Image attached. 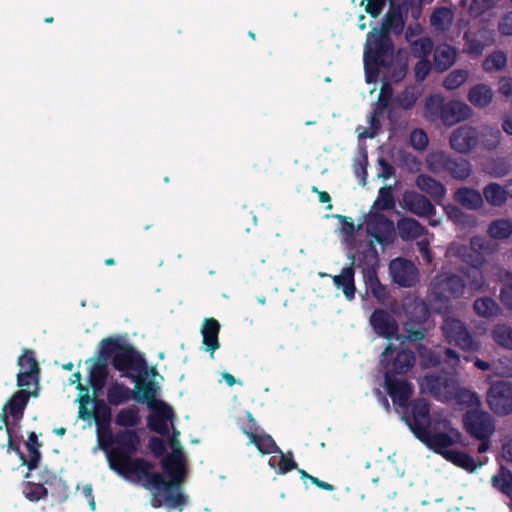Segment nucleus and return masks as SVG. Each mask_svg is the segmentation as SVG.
<instances>
[{"instance_id": "1", "label": "nucleus", "mask_w": 512, "mask_h": 512, "mask_svg": "<svg viewBox=\"0 0 512 512\" xmlns=\"http://www.w3.org/2000/svg\"><path fill=\"white\" fill-rule=\"evenodd\" d=\"M139 445L140 437L136 430L117 431L114 446L107 455L110 468L125 478L135 476L144 488L162 484L161 473L154 471L153 463L144 458H132Z\"/></svg>"}, {"instance_id": "2", "label": "nucleus", "mask_w": 512, "mask_h": 512, "mask_svg": "<svg viewBox=\"0 0 512 512\" xmlns=\"http://www.w3.org/2000/svg\"><path fill=\"white\" fill-rule=\"evenodd\" d=\"M406 424L414 436L433 452L447 459V448L455 444L453 437L446 432L430 431V404L425 398H415L412 413L406 416Z\"/></svg>"}, {"instance_id": "3", "label": "nucleus", "mask_w": 512, "mask_h": 512, "mask_svg": "<svg viewBox=\"0 0 512 512\" xmlns=\"http://www.w3.org/2000/svg\"><path fill=\"white\" fill-rule=\"evenodd\" d=\"M164 472L170 477L165 480L163 474L162 484L149 486L146 488L152 492L151 505L154 508H160L164 505L171 509H183L187 503V496L181 492V479L183 476V467L180 459L168 456L161 462Z\"/></svg>"}, {"instance_id": "4", "label": "nucleus", "mask_w": 512, "mask_h": 512, "mask_svg": "<svg viewBox=\"0 0 512 512\" xmlns=\"http://www.w3.org/2000/svg\"><path fill=\"white\" fill-rule=\"evenodd\" d=\"M394 43L390 35L373 28L366 38L364 69L367 83L377 80L380 70H389L394 64Z\"/></svg>"}, {"instance_id": "5", "label": "nucleus", "mask_w": 512, "mask_h": 512, "mask_svg": "<svg viewBox=\"0 0 512 512\" xmlns=\"http://www.w3.org/2000/svg\"><path fill=\"white\" fill-rule=\"evenodd\" d=\"M441 332L444 340L464 352L475 353L480 351L481 342L460 319L447 316L443 319Z\"/></svg>"}, {"instance_id": "6", "label": "nucleus", "mask_w": 512, "mask_h": 512, "mask_svg": "<svg viewBox=\"0 0 512 512\" xmlns=\"http://www.w3.org/2000/svg\"><path fill=\"white\" fill-rule=\"evenodd\" d=\"M426 163L432 173H446L460 181H465L472 172L471 163L467 159L454 157L443 151L430 153L426 158Z\"/></svg>"}, {"instance_id": "7", "label": "nucleus", "mask_w": 512, "mask_h": 512, "mask_svg": "<svg viewBox=\"0 0 512 512\" xmlns=\"http://www.w3.org/2000/svg\"><path fill=\"white\" fill-rule=\"evenodd\" d=\"M384 388L391 397L397 411L402 414V420L406 423V416L412 413L415 399L410 400L413 394L412 384L405 378L384 375Z\"/></svg>"}, {"instance_id": "8", "label": "nucleus", "mask_w": 512, "mask_h": 512, "mask_svg": "<svg viewBox=\"0 0 512 512\" xmlns=\"http://www.w3.org/2000/svg\"><path fill=\"white\" fill-rule=\"evenodd\" d=\"M115 370L124 376L134 378L136 375H147L145 358L130 344H124L111 360Z\"/></svg>"}, {"instance_id": "9", "label": "nucleus", "mask_w": 512, "mask_h": 512, "mask_svg": "<svg viewBox=\"0 0 512 512\" xmlns=\"http://www.w3.org/2000/svg\"><path fill=\"white\" fill-rule=\"evenodd\" d=\"M463 428L475 440L491 439L495 432L492 416L481 409H469L462 417Z\"/></svg>"}, {"instance_id": "10", "label": "nucleus", "mask_w": 512, "mask_h": 512, "mask_svg": "<svg viewBox=\"0 0 512 512\" xmlns=\"http://www.w3.org/2000/svg\"><path fill=\"white\" fill-rule=\"evenodd\" d=\"M394 350L395 349L392 344H388L382 352L383 359L381 360V363L384 368V375L402 377L414 367L416 357L413 351L400 348L390 361L385 362V358L392 355Z\"/></svg>"}, {"instance_id": "11", "label": "nucleus", "mask_w": 512, "mask_h": 512, "mask_svg": "<svg viewBox=\"0 0 512 512\" xmlns=\"http://www.w3.org/2000/svg\"><path fill=\"white\" fill-rule=\"evenodd\" d=\"M487 403L494 414L506 416L512 413V383L496 381L487 392Z\"/></svg>"}, {"instance_id": "12", "label": "nucleus", "mask_w": 512, "mask_h": 512, "mask_svg": "<svg viewBox=\"0 0 512 512\" xmlns=\"http://www.w3.org/2000/svg\"><path fill=\"white\" fill-rule=\"evenodd\" d=\"M30 396H37V392H29L21 389L16 391L11 398L5 404L2 413L0 414L2 422L6 426L7 433H10L12 428L9 423V416L15 421H19L23 418L24 410L29 402Z\"/></svg>"}, {"instance_id": "13", "label": "nucleus", "mask_w": 512, "mask_h": 512, "mask_svg": "<svg viewBox=\"0 0 512 512\" xmlns=\"http://www.w3.org/2000/svg\"><path fill=\"white\" fill-rule=\"evenodd\" d=\"M392 281L400 287H412L417 281V268L411 260L403 257L392 259L389 263Z\"/></svg>"}, {"instance_id": "14", "label": "nucleus", "mask_w": 512, "mask_h": 512, "mask_svg": "<svg viewBox=\"0 0 512 512\" xmlns=\"http://www.w3.org/2000/svg\"><path fill=\"white\" fill-rule=\"evenodd\" d=\"M415 314H407L408 321L404 324L405 338L411 342H418L424 339L426 329L424 324L429 317V310L423 303L414 306Z\"/></svg>"}, {"instance_id": "15", "label": "nucleus", "mask_w": 512, "mask_h": 512, "mask_svg": "<svg viewBox=\"0 0 512 512\" xmlns=\"http://www.w3.org/2000/svg\"><path fill=\"white\" fill-rule=\"evenodd\" d=\"M393 222L384 214L375 212L366 221V232L379 244L387 245L393 241Z\"/></svg>"}, {"instance_id": "16", "label": "nucleus", "mask_w": 512, "mask_h": 512, "mask_svg": "<svg viewBox=\"0 0 512 512\" xmlns=\"http://www.w3.org/2000/svg\"><path fill=\"white\" fill-rule=\"evenodd\" d=\"M480 142V135L475 127L462 125L455 129L449 138L450 146L453 150L461 154H467Z\"/></svg>"}, {"instance_id": "17", "label": "nucleus", "mask_w": 512, "mask_h": 512, "mask_svg": "<svg viewBox=\"0 0 512 512\" xmlns=\"http://www.w3.org/2000/svg\"><path fill=\"white\" fill-rule=\"evenodd\" d=\"M349 259L354 262V267L361 268L363 276L371 270L377 271L379 266L378 252L372 241L361 242Z\"/></svg>"}, {"instance_id": "18", "label": "nucleus", "mask_w": 512, "mask_h": 512, "mask_svg": "<svg viewBox=\"0 0 512 512\" xmlns=\"http://www.w3.org/2000/svg\"><path fill=\"white\" fill-rule=\"evenodd\" d=\"M374 332L387 340L398 338V324L395 318L384 309H375L370 316Z\"/></svg>"}, {"instance_id": "19", "label": "nucleus", "mask_w": 512, "mask_h": 512, "mask_svg": "<svg viewBox=\"0 0 512 512\" xmlns=\"http://www.w3.org/2000/svg\"><path fill=\"white\" fill-rule=\"evenodd\" d=\"M466 283L463 277L447 273L441 275L435 285L436 293L441 299H457L463 296L465 292Z\"/></svg>"}, {"instance_id": "20", "label": "nucleus", "mask_w": 512, "mask_h": 512, "mask_svg": "<svg viewBox=\"0 0 512 512\" xmlns=\"http://www.w3.org/2000/svg\"><path fill=\"white\" fill-rule=\"evenodd\" d=\"M154 412L147 418L149 429L162 436L169 434L168 422L174 418L172 408L163 401L157 402V406L153 408Z\"/></svg>"}, {"instance_id": "21", "label": "nucleus", "mask_w": 512, "mask_h": 512, "mask_svg": "<svg viewBox=\"0 0 512 512\" xmlns=\"http://www.w3.org/2000/svg\"><path fill=\"white\" fill-rule=\"evenodd\" d=\"M451 383L452 380L446 374L427 373L421 385L435 399H441L442 397L448 398L451 394Z\"/></svg>"}, {"instance_id": "22", "label": "nucleus", "mask_w": 512, "mask_h": 512, "mask_svg": "<svg viewBox=\"0 0 512 512\" xmlns=\"http://www.w3.org/2000/svg\"><path fill=\"white\" fill-rule=\"evenodd\" d=\"M403 201L407 210L419 217L430 218L435 215L434 205L423 194L415 191L406 192Z\"/></svg>"}, {"instance_id": "23", "label": "nucleus", "mask_w": 512, "mask_h": 512, "mask_svg": "<svg viewBox=\"0 0 512 512\" xmlns=\"http://www.w3.org/2000/svg\"><path fill=\"white\" fill-rule=\"evenodd\" d=\"M470 107L460 101H445L442 111L441 122L446 126L455 125L470 117Z\"/></svg>"}, {"instance_id": "24", "label": "nucleus", "mask_w": 512, "mask_h": 512, "mask_svg": "<svg viewBox=\"0 0 512 512\" xmlns=\"http://www.w3.org/2000/svg\"><path fill=\"white\" fill-rule=\"evenodd\" d=\"M355 267L354 262L349 266L342 268L340 274L332 276L333 284L336 289H341L345 298L351 301L355 298Z\"/></svg>"}, {"instance_id": "25", "label": "nucleus", "mask_w": 512, "mask_h": 512, "mask_svg": "<svg viewBox=\"0 0 512 512\" xmlns=\"http://www.w3.org/2000/svg\"><path fill=\"white\" fill-rule=\"evenodd\" d=\"M220 323L215 318H205L201 327L202 344L205 351L210 352L213 358L214 352L220 347L219 332Z\"/></svg>"}, {"instance_id": "26", "label": "nucleus", "mask_w": 512, "mask_h": 512, "mask_svg": "<svg viewBox=\"0 0 512 512\" xmlns=\"http://www.w3.org/2000/svg\"><path fill=\"white\" fill-rule=\"evenodd\" d=\"M405 23L406 19L403 12V7L400 5H391L390 9L385 15L382 27L381 29H378V31L385 32L387 35H389L390 32L394 33L395 35H400L405 28Z\"/></svg>"}, {"instance_id": "27", "label": "nucleus", "mask_w": 512, "mask_h": 512, "mask_svg": "<svg viewBox=\"0 0 512 512\" xmlns=\"http://www.w3.org/2000/svg\"><path fill=\"white\" fill-rule=\"evenodd\" d=\"M453 199L468 210H478L483 206L482 194L470 187L457 188L453 193Z\"/></svg>"}, {"instance_id": "28", "label": "nucleus", "mask_w": 512, "mask_h": 512, "mask_svg": "<svg viewBox=\"0 0 512 512\" xmlns=\"http://www.w3.org/2000/svg\"><path fill=\"white\" fill-rule=\"evenodd\" d=\"M143 376L136 375L133 381L136 383V391H133V399L138 403H148L149 407L154 408L157 385L154 381H145Z\"/></svg>"}, {"instance_id": "29", "label": "nucleus", "mask_w": 512, "mask_h": 512, "mask_svg": "<svg viewBox=\"0 0 512 512\" xmlns=\"http://www.w3.org/2000/svg\"><path fill=\"white\" fill-rule=\"evenodd\" d=\"M415 184L422 192L428 194L438 204L445 196V186L440 181L435 180L429 175H418L416 177Z\"/></svg>"}, {"instance_id": "30", "label": "nucleus", "mask_w": 512, "mask_h": 512, "mask_svg": "<svg viewBox=\"0 0 512 512\" xmlns=\"http://www.w3.org/2000/svg\"><path fill=\"white\" fill-rule=\"evenodd\" d=\"M90 361H93V364L88 373L89 384L93 392L98 393L106 384L109 374L108 363L93 358Z\"/></svg>"}, {"instance_id": "31", "label": "nucleus", "mask_w": 512, "mask_h": 512, "mask_svg": "<svg viewBox=\"0 0 512 512\" xmlns=\"http://www.w3.org/2000/svg\"><path fill=\"white\" fill-rule=\"evenodd\" d=\"M399 236L404 241L415 240L422 237L427 231L417 220L402 218L397 222Z\"/></svg>"}, {"instance_id": "32", "label": "nucleus", "mask_w": 512, "mask_h": 512, "mask_svg": "<svg viewBox=\"0 0 512 512\" xmlns=\"http://www.w3.org/2000/svg\"><path fill=\"white\" fill-rule=\"evenodd\" d=\"M366 290L380 303H385L389 297L387 287L381 283L377 271L371 270L363 276Z\"/></svg>"}, {"instance_id": "33", "label": "nucleus", "mask_w": 512, "mask_h": 512, "mask_svg": "<svg viewBox=\"0 0 512 512\" xmlns=\"http://www.w3.org/2000/svg\"><path fill=\"white\" fill-rule=\"evenodd\" d=\"M107 404L119 406L133 399V390L117 381L111 383L107 389Z\"/></svg>"}, {"instance_id": "34", "label": "nucleus", "mask_w": 512, "mask_h": 512, "mask_svg": "<svg viewBox=\"0 0 512 512\" xmlns=\"http://www.w3.org/2000/svg\"><path fill=\"white\" fill-rule=\"evenodd\" d=\"M433 60L435 69L444 72L455 63L456 51L448 44L438 46L434 51Z\"/></svg>"}, {"instance_id": "35", "label": "nucleus", "mask_w": 512, "mask_h": 512, "mask_svg": "<svg viewBox=\"0 0 512 512\" xmlns=\"http://www.w3.org/2000/svg\"><path fill=\"white\" fill-rule=\"evenodd\" d=\"M493 99V92L486 84H477L470 88L468 92L469 102L478 108L487 107Z\"/></svg>"}, {"instance_id": "36", "label": "nucleus", "mask_w": 512, "mask_h": 512, "mask_svg": "<svg viewBox=\"0 0 512 512\" xmlns=\"http://www.w3.org/2000/svg\"><path fill=\"white\" fill-rule=\"evenodd\" d=\"M482 196L489 205L501 207L507 201L508 192L506 188L502 187L500 184L491 182L483 188Z\"/></svg>"}, {"instance_id": "37", "label": "nucleus", "mask_w": 512, "mask_h": 512, "mask_svg": "<svg viewBox=\"0 0 512 512\" xmlns=\"http://www.w3.org/2000/svg\"><path fill=\"white\" fill-rule=\"evenodd\" d=\"M94 408L91 411V418L94 419L97 428L110 427L112 421V411L103 399H94Z\"/></svg>"}, {"instance_id": "38", "label": "nucleus", "mask_w": 512, "mask_h": 512, "mask_svg": "<svg viewBox=\"0 0 512 512\" xmlns=\"http://www.w3.org/2000/svg\"><path fill=\"white\" fill-rule=\"evenodd\" d=\"M492 487L502 494L512 497V472L501 465L498 473L491 478Z\"/></svg>"}, {"instance_id": "39", "label": "nucleus", "mask_w": 512, "mask_h": 512, "mask_svg": "<svg viewBox=\"0 0 512 512\" xmlns=\"http://www.w3.org/2000/svg\"><path fill=\"white\" fill-rule=\"evenodd\" d=\"M447 460L470 473L483 465L482 462H476L473 456L463 451H450L447 453Z\"/></svg>"}, {"instance_id": "40", "label": "nucleus", "mask_w": 512, "mask_h": 512, "mask_svg": "<svg viewBox=\"0 0 512 512\" xmlns=\"http://www.w3.org/2000/svg\"><path fill=\"white\" fill-rule=\"evenodd\" d=\"M473 309L482 318L497 316L500 311L498 303L488 296L477 298L473 303Z\"/></svg>"}, {"instance_id": "41", "label": "nucleus", "mask_w": 512, "mask_h": 512, "mask_svg": "<svg viewBox=\"0 0 512 512\" xmlns=\"http://www.w3.org/2000/svg\"><path fill=\"white\" fill-rule=\"evenodd\" d=\"M445 99L440 94H432L425 101V117L430 121L441 120Z\"/></svg>"}, {"instance_id": "42", "label": "nucleus", "mask_w": 512, "mask_h": 512, "mask_svg": "<svg viewBox=\"0 0 512 512\" xmlns=\"http://www.w3.org/2000/svg\"><path fill=\"white\" fill-rule=\"evenodd\" d=\"M487 233L493 239H507L512 234V221L503 218L493 220L488 226Z\"/></svg>"}, {"instance_id": "43", "label": "nucleus", "mask_w": 512, "mask_h": 512, "mask_svg": "<svg viewBox=\"0 0 512 512\" xmlns=\"http://www.w3.org/2000/svg\"><path fill=\"white\" fill-rule=\"evenodd\" d=\"M40 446L41 443L38 441L37 434L34 431L30 432L26 442L29 459L25 461V465L30 471L35 470L39 465L41 459V453L39 451Z\"/></svg>"}, {"instance_id": "44", "label": "nucleus", "mask_w": 512, "mask_h": 512, "mask_svg": "<svg viewBox=\"0 0 512 512\" xmlns=\"http://www.w3.org/2000/svg\"><path fill=\"white\" fill-rule=\"evenodd\" d=\"M249 444H253L263 454L278 453L282 454V450L276 445L273 438L261 431L252 437Z\"/></svg>"}, {"instance_id": "45", "label": "nucleus", "mask_w": 512, "mask_h": 512, "mask_svg": "<svg viewBox=\"0 0 512 512\" xmlns=\"http://www.w3.org/2000/svg\"><path fill=\"white\" fill-rule=\"evenodd\" d=\"M139 422V408L135 405L121 409L115 417V423L120 427H135L139 424Z\"/></svg>"}, {"instance_id": "46", "label": "nucleus", "mask_w": 512, "mask_h": 512, "mask_svg": "<svg viewBox=\"0 0 512 512\" xmlns=\"http://www.w3.org/2000/svg\"><path fill=\"white\" fill-rule=\"evenodd\" d=\"M124 344L120 343L118 339L113 337H107L101 340L99 344V351L97 359L108 363V360L114 357L115 353H118Z\"/></svg>"}, {"instance_id": "47", "label": "nucleus", "mask_w": 512, "mask_h": 512, "mask_svg": "<svg viewBox=\"0 0 512 512\" xmlns=\"http://www.w3.org/2000/svg\"><path fill=\"white\" fill-rule=\"evenodd\" d=\"M417 99V89L409 86L394 97V105L403 110H410L415 106Z\"/></svg>"}, {"instance_id": "48", "label": "nucleus", "mask_w": 512, "mask_h": 512, "mask_svg": "<svg viewBox=\"0 0 512 512\" xmlns=\"http://www.w3.org/2000/svg\"><path fill=\"white\" fill-rule=\"evenodd\" d=\"M479 135L483 148L489 151L497 148L502 136L499 128L491 126L484 127Z\"/></svg>"}, {"instance_id": "49", "label": "nucleus", "mask_w": 512, "mask_h": 512, "mask_svg": "<svg viewBox=\"0 0 512 512\" xmlns=\"http://www.w3.org/2000/svg\"><path fill=\"white\" fill-rule=\"evenodd\" d=\"M492 338L499 346L512 349V328L507 324H497L492 330Z\"/></svg>"}, {"instance_id": "50", "label": "nucleus", "mask_w": 512, "mask_h": 512, "mask_svg": "<svg viewBox=\"0 0 512 512\" xmlns=\"http://www.w3.org/2000/svg\"><path fill=\"white\" fill-rule=\"evenodd\" d=\"M412 55L415 58H428L433 49V41L425 36L409 42Z\"/></svg>"}, {"instance_id": "51", "label": "nucleus", "mask_w": 512, "mask_h": 512, "mask_svg": "<svg viewBox=\"0 0 512 512\" xmlns=\"http://www.w3.org/2000/svg\"><path fill=\"white\" fill-rule=\"evenodd\" d=\"M452 21L451 10L446 7L435 9L430 16V24L437 30H445Z\"/></svg>"}, {"instance_id": "52", "label": "nucleus", "mask_w": 512, "mask_h": 512, "mask_svg": "<svg viewBox=\"0 0 512 512\" xmlns=\"http://www.w3.org/2000/svg\"><path fill=\"white\" fill-rule=\"evenodd\" d=\"M507 64V57L503 51H494L483 61V69L486 72L502 70Z\"/></svg>"}, {"instance_id": "53", "label": "nucleus", "mask_w": 512, "mask_h": 512, "mask_svg": "<svg viewBox=\"0 0 512 512\" xmlns=\"http://www.w3.org/2000/svg\"><path fill=\"white\" fill-rule=\"evenodd\" d=\"M391 104H394L393 88L389 83H383L375 106V114H384Z\"/></svg>"}, {"instance_id": "54", "label": "nucleus", "mask_w": 512, "mask_h": 512, "mask_svg": "<svg viewBox=\"0 0 512 512\" xmlns=\"http://www.w3.org/2000/svg\"><path fill=\"white\" fill-rule=\"evenodd\" d=\"M469 73L465 69H456L451 71L443 82V86L447 90H455L459 88L468 79Z\"/></svg>"}, {"instance_id": "55", "label": "nucleus", "mask_w": 512, "mask_h": 512, "mask_svg": "<svg viewBox=\"0 0 512 512\" xmlns=\"http://www.w3.org/2000/svg\"><path fill=\"white\" fill-rule=\"evenodd\" d=\"M238 425L240 426L242 432L249 437V441L254 435H257L260 432V427L258 426L256 420L248 411L245 412L243 417L238 419Z\"/></svg>"}, {"instance_id": "56", "label": "nucleus", "mask_w": 512, "mask_h": 512, "mask_svg": "<svg viewBox=\"0 0 512 512\" xmlns=\"http://www.w3.org/2000/svg\"><path fill=\"white\" fill-rule=\"evenodd\" d=\"M17 364L20 366V371L40 372L35 353L31 349H24L22 355L18 357Z\"/></svg>"}, {"instance_id": "57", "label": "nucleus", "mask_w": 512, "mask_h": 512, "mask_svg": "<svg viewBox=\"0 0 512 512\" xmlns=\"http://www.w3.org/2000/svg\"><path fill=\"white\" fill-rule=\"evenodd\" d=\"M23 493L25 497L32 502L46 498L48 495L47 488H45L42 484L33 482H27L25 484Z\"/></svg>"}, {"instance_id": "58", "label": "nucleus", "mask_w": 512, "mask_h": 512, "mask_svg": "<svg viewBox=\"0 0 512 512\" xmlns=\"http://www.w3.org/2000/svg\"><path fill=\"white\" fill-rule=\"evenodd\" d=\"M458 253L462 261L470 265L472 268H479L484 263V255H482V253L474 252L467 246H462Z\"/></svg>"}, {"instance_id": "59", "label": "nucleus", "mask_w": 512, "mask_h": 512, "mask_svg": "<svg viewBox=\"0 0 512 512\" xmlns=\"http://www.w3.org/2000/svg\"><path fill=\"white\" fill-rule=\"evenodd\" d=\"M500 301L506 308L512 310V272L506 271L504 274Z\"/></svg>"}, {"instance_id": "60", "label": "nucleus", "mask_w": 512, "mask_h": 512, "mask_svg": "<svg viewBox=\"0 0 512 512\" xmlns=\"http://www.w3.org/2000/svg\"><path fill=\"white\" fill-rule=\"evenodd\" d=\"M456 398L459 403L470 407V409H479L481 406V400L476 392L468 389H461Z\"/></svg>"}, {"instance_id": "61", "label": "nucleus", "mask_w": 512, "mask_h": 512, "mask_svg": "<svg viewBox=\"0 0 512 512\" xmlns=\"http://www.w3.org/2000/svg\"><path fill=\"white\" fill-rule=\"evenodd\" d=\"M441 352V364H445L451 369H456L460 365V355L459 353L449 347H440Z\"/></svg>"}, {"instance_id": "62", "label": "nucleus", "mask_w": 512, "mask_h": 512, "mask_svg": "<svg viewBox=\"0 0 512 512\" xmlns=\"http://www.w3.org/2000/svg\"><path fill=\"white\" fill-rule=\"evenodd\" d=\"M116 433H113L110 427L97 428V439L101 449H111L115 443Z\"/></svg>"}, {"instance_id": "63", "label": "nucleus", "mask_w": 512, "mask_h": 512, "mask_svg": "<svg viewBox=\"0 0 512 512\" xmlns=\"http://www.w3.org/2000/svg\"><path fill=\"white\" fill-rule=\"evenodd\" d=\"M429 140L426 132L420 128L410 133V145L418 151H423L428 146Z\"/></svg>"}, {"instance_id": "64", "label": "nucleus", "mask_w": 512, "mask_h": 512, "mask_svg": "<svg viewBox=\"0 0 512 512\" xmlns=\"http://www.w3.org/2000/svg\"><path fill=\"white\" fill-rule=\"evenodd\" d=\"M403 7L404 15L410 14V16L417 21L422 15V3L420 0H404L401 4Z\"/></svg>"}]
</instances>
